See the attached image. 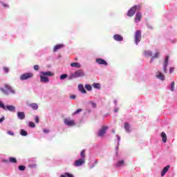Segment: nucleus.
I'll return each mask as SVG.
<instances>
[{
	"label": "nucleus",
	"instance_id": "f257e3e1",
	"mask_svg": "<svg viewBox=\"0 0 177 177\" xmlns=\"http://www.w3.org/2000/svg\"><path fill=\"white\" fill-rule=\"evenodd\" d=\"M5 88H1V92L4 93V95H9V93H12V95H15V91L13 90L12 86H10L9 84H5Z\"/></svg>",
	"mask_w": 177,
	"mask_h": 177
},
{
	"label": "nucleus",
	"instance_id": "f03ea898",
	"mask_svg": "<svg viewBox=\"0 0 177 177\" xmlns=\"http://www.w3.org/2000/svg\"><path fill=\"white\" fill-rule=\"evenodd\" d=\"M140 6H133L128 11L127 16H129V17H132V16H133L136 12V10H140Z\"/></svg>",
	"mask_w": 177,
	"mask_h": 177
},
{
	"label": "nucleus",
	"instance_id": "7ed1b4c3",
	"mask_svg": "<svg viewBox=\"0 0 177 177\" xmlns=\"http://www.w3.org/2000/svg\"><path fill=\"white\" fill-rule=\"evenodd\" d=\"M34 77V74L32 73H26L20 75V80L21 81H26V80H30V78H32Z\"/></svg>",
	"mask_w": 177,
	"mask_h": 177
},
{
	"label": "nucleus",
	"instance_id": "20e7f679",
	"mask_svg": "<svg viewBox=\"0 0 177 177\" xmlns=\"http://www.w3.org/2000/svg\"><path fill=\"white\" fill-rule=\"evenodd\" d=\"M140 39H142V31L137 30L135 33V42L136 45L140 42Z\"/></svg>",
	"mask_w": 177,
	"mask_h": 177
},
{
	"label": "nucleus",
	"instance_id": "39448f33",
	"mask_svg": "<svg viewBox=\"0 0 177 177\" xmlns=\"http://www.w3.org/2000/svg\"><path fill=\"white\" fill-rule=\"evenodd\" d=\"M107 129H109V127L102 126L101 129L98 131V136H100V138H103V136L106 135V132L107 131Z\"/></svg>",
	"mask_w": 177,
	"mask_h": 177
},
{
	"label": "nucleus",
	"instance_id": "423d86ee",
	"mask_svg": "<svg viewBox=\"0 0 177 177\" xmlns=\"http://www.w3.org/2000/svg\"><path fill=\"white\" fill-rule=\"evenodd\" d=\"M85 75V73L82 70H78L75 71L73 75V78H79V77H84Z\"/></svg>",
	"mask_w": 177,
	"mask_h": 177
},
{
	"label": "nucleus",
	"instance_id": "0eeeda50",
	"mask_svg": "<svg viewBox=\"0 0 177 177\" xmlns=\"http://www.w3.org/2000/svg\"><path fill=\"white\" fill-rule=\"evenodd\" d=\"M169 60V56L167 55L165 59V62L163 63V73H167V67H168V62Z\"/></svg>",
	"mask_w": 177,
	"mask_h": 177
},
{
	"label": "nucleus",
	"instance_id": "6e6552de",
	"mask_svg": "<svg viewBox=\"0 0 177 177\" xmlns=\"http://www.w3.org/2000/svg\"><path fill=\"white\" fill-rule=\"evenodd\" d=\"M85 164V159H79L75 161L73 163L74 167H81V165H84Z\"/></svg>",
	"mask_w": 177,
	"mask_h": 177
},
{
	"label": "nucleus",
	"instance_id": "1a4fd4ad",
	"mask_svg": "<svg viewBox=\"0 0 177 177\" xmlns=\"http://www.w3.org/2000/svg\"><path fill=\"white\" fill-rule=\"evenodd\" d=\"M64 124L66 125H68V127H73V125H75V122H74V120L69 119H65Z\"/></svg>",
	"mask_w": 177,
	"mask_h": 177
},
{
	"label": "nucleus",
	"instance_id": "9d476101",
	"mask_svg": "<svg viewBox=\"0 0 177 177\" xmlns=\"http://www.w3.org/2000/svg\"><path fill=\"white\" fill-rule=\"evenodd\" d=\"M40 75H43V77H53V75H55V73L50 71L41 72Z\"/></svg>",
	"mask_w": 177,
	"mask_h": 177
},
{
	"label": "nucleus",
	"instance_id": "9b49d317",
	"mask_svg": "<svg viewBox=\"0 0 177 177\" xmlns=\"http://www.w3.org/2000/svg\"><path fill=\"white\" fill-rule=\"evenodd\" d=\"M4 110L6 111V110H8V111H11L12 113H13V111H16V106H15L13 105H7V106H6V108Z\"/></svg>",
	"mask_w": 177,
	"mask_h": 177
},
{
	"label": "nucleus",
	"instance_id": "f8f14e48",
	"mask_svg": "<svg viewBox=\"0 0 177 177\" xmlns=\"http://www.w3.org/2000/svg\"><path fill=\"white\" fill-rule=\"evenodd\" d=\"M96 63L98 64H103L104 66H107V62L102 58H97L95 60Z\"/></svg>",
	"mask_w": 177,
	"mask_h": 177
},
{
	"label": "nucleus",
	"instance_id": "ddd939ff",
	"mask_svg": "<svg viewBox=\"0 0 177 177\" xmlns=\"http://www.w3.org/2000/svg\"><path fill=\"white\" fill-rule=\"evenodd\" d=\"M142 14L140 12H137L136 15V17L134 19V21L136 23H139V21H140V20H142Z\"/></svg>",
	"mask_w": 177,
	"mask_h": 177
},
{
	"label": "nucleus",
	"instance_id": "4468645a",
	"mask_svg": "<svg viewBox=\"0 0 177 177\" xmlns=\"http://www.w3.org/2000/svg\"><path fill=\"white\" fill-rule=\"evenodd\" d=\"M156 78H158V80H161L162 81H164L165 80V76L162 75V73L160 71H158L156 73Z\"/></svg>",
	"mask_w": 177,
	"mask_h": 177
},
{
	"label": "nucleus",
	"instance_id": "2eb2a0df",
	"mask_svg": "<svg viewBox=\"0 0 177 177\" xmlns=\"http://www.w3.org/2000/svg\"><path fill=\"white\" fill-rule=\"evenodd\" d=\"M40 81L41 82H44V84H46V82H49V78H48V77L40 75Z\"/></svg>",
	"mask_w": 177,
	"mask_h": 177
},
{
	"label": "nucleus",
	"instance_id": "dca6fc26",
	"mask_svg": "<svg viewBox=\"0 0 177 177\" xmlns=\"http://www.w3.org/2000/svg\"><path fill=\"white\" fill-rule=\"evenodd\" d=\"M17 117L19 120H24L26 118V114L24 112H17Z\"/></svg>",
	"mask_w": 177,
	"mask_h": 177
},
{
	"label": "nucleus",
	"instance_id": "f3484780",
	"mask_svg": "<svg viewBox=\"0 0 177 177\" xmlns=\"http://www.w3.org/2000/svg\"><path fill=\"white\" fill-rule=\"evenodd\" d=\"M113 39H115V41H122L124 39V38L122 37V36H121V35H115L113 36Z\"/></svg>",
	"mask_w": 177,
	"mask_h": 177
},
{
	"label": "nucleus",
	"instance_id": "a211bd4d",
	"mask_svg": "<svg viewBox=\"0 0 177 177\" xmlns=\"http://www.w3.org/2000/svg\"><path fill=\"white\" fill-rule=\"evenodd\" d=\"M78 89L82 93H86V90H85V87H84V85L79 84Z\"/></svg>",
	"mask_w": 177,
	"mask_h": 177
},
{
	"label": "nucleus",
	"instance_id": "6ab92c4d",
	"mask_svg": "<svg viewBox=\"0 0 177 177\" xmlns=\"http://www.w3.org/2000/svg\"><path fill=\"white\" fill-rule=\"evenodd\" d=\"M169 168H170L169 165H167L165 167H164V169L162 170V172H161V176H164V175H165V174H167V172L168 171Z\"/></svg>",
	"mask_w": 177,
	"mask_h": 177
},
{
	"label": "nucleus",
	"instance_id": "aec40b11",
	"mask_svg": "<svg viewBox=\"0 0 177 177\" xmlns=\"http://www.w3.org/2000/svg\"><path fill=\"white\" fill-rule=\"evenodd\" d=\"M161 138H162V140L163 142V143H167V134L165 133V132H162L161 133Z\"/></svg>",
	"mask_w": 177,
	"mask_h": 177
},
{
	"label": "nucleus",
	"instance_id": "412c9836",
	"mask_svg": "<svg viewBox=\"0 0 177 177\" xmlns=\"http://www.w3.org/2000/svg\"><path fill=\"white\" fill-rule=\"evenodd\" d=\"M71 67H76V68H80L81 64L78 62H73L71 64Z\"/></svg>",
	"mask_w": 177,
	"mask_h": 177
},
{
	"label": "nucleus",
	"instance_id": "4be33fe9",
	"mask_svg": "<svg viewBox=\"0 0 177 177\" xmlns=\"http://www.w3.org/2000/svg\"><path fill=\"white\" fill-rule=\"evenodd\" d=\"M64 45L63 44H58V45H56L55 47H54V52H57V50L59 49H62V48H64Z\"/></svg>",
	"mask_w": 177,
	"mask_h": 177
},
{
	"label": "nucleus",
	"instance_id": "5701e85b",
	"mask_svg": "<svg viewBox=\"0 0 177 177\" xmlns=\"http://www.w3.org/2000/svg\"><path fill=\"white\" fill-rule=\"evenodd\" d=\"M115 165L116 167H124V165H125V162L124 160H119Z\"/></svg>",
	"mask_w": 177,
	"mask_h": 177
},
{
	"label": "nucleus",
	"instance_id": "b1692460",
	"mask_svg": "<svg viewBox=\"0 0 177 177\" xmlns=\"http://www.w3.org/2000/svg\"><path fill=\"white\" fill-rule=\"evenodd\" d=\"M124 128L127 131V132H131L129 124H128L127 122L124 123Z\"/></svg>",
	"mask_w": 177,
	"mask_h": 177
},
{
	"label": "nucleus",
	"instance_id": "393cba45",
	"mask_svg": "<svg viewBox=\"0 0 177 177\" xmlns=\"http://www.w3.org/2000/svg\"><path fill=\"white\" fill-rule=\"evenodd\" d=\"M160 56V52L157 51L153 56L151 57V62H153V59H157Z\"/></svg>",
	"mask_w": 177,
	"mask_h": 177
},
{
	"label": "nucleus",
	"instance_id": "a878e982",
	"mask_svg": "<svg viewBox=\"0 0 177 177\" xmlns=\"http://www.w3.org/2000/svg\"><path fill=\"white\" fill-rule=\"evenodd\" d=\"M60 177H74V175L70 173H64V174H62Z\"/></svg>",
	"mask_w": 177,
	"mask_h": 177
},
{
	"label": "nucleus",
	"instance_id": "bb28decb",
	"mask_svg": "<svg viewBox=\"0 0 177 177\" xmlns=\"http://www.w3.org/2000/svg\"><path fill=\"white\" fill-rule=\"evenodd\" d=\"M144 55H145V56H147V57H151L152 53H151V51H145Z\"/></svg>",
	"mask_w": 177,
	"mask_h": 177
},
{
	"label": "nucleus",
	"instance_id": "cd10ccee",
	"mask_svg": "<svg viewBox=\"0 0 177 177\" xmlns=\"http://www.w3.org/2000/svg\"><path fill=\"white\" fill-rule=\"evenodd\" d=\"M30 106L32 107V109L33 110H38V104L33 103V104H30Z\"/></svg>",
	"mask_w": 177,
	"mask_h": 177
},
{
	"label": "nucleus",
	"instance_id": "c85d7f7f",
	"mask_svg": "<svg viewBox=\"0 0 177 177\" xmlns=\"http://www.w3.org/2000/svg\"><path fill=\"white\" fill-rule=\"evenodd\" d=\"M9 161H10V162H12V164H16V162H17V160L13 157H10L9 158Z\"/></svg>",
	"mask_w": 177,
	"mask_h": 177
},
{
	"label": "nucleus",
	"instance_id": "c756f323",
	"mask_svg": "<svg viewBox=\"0 0 177 177\" xmlns=\"http://www.w3.org/2000/svg\"><path fill=\"white\" fill-rule=\"evenodd\" d=\"M93 86L95 88V89H100V84L99 83H94L93 84Z\"/></svg>",
	"mask_w": 177,
	"mask_h": 177
},
{
	"label": "nucleus",
	"instance_id": "7c9ffc66",
	"mask_svg": "<svg viewBox=\"0 0 177 177\" xmlns=\"http://www.w3.org/2000/svg\"><path fill=\"white\" fill-rule=\"evenodd\" d=\"M20 134H21L22 136H27L28 133H27V131H25L24 129H21V132H20Z\"/></svg>",
	"mask_w": 177,
	"mask_h": 177
},
{
	"label": "nucleus",
	"instance_id": "2f4dec72",
	"mask_svg": "<svg viewBox=\"0 0 177 177\" xmlns=\"http://www.w3.org/2000/svg\"><path fill=\"white\" fill-rule=\"evenodd\" d=\"M80 156L82 160H85V150H82L80 153Z\"/></svg>",
	"mask_w": 177,
	"mask_h": 177
},
{
	"label": "nucleus",
	"instance_id": "473e14b6",
	"mask_svg": "<svg viewBox=\"0 0 177 177\" xmlns=\"http://www.w3.org/2000/svg\"><path fill=\"white\" fill-rule=\"evenodd\" d=\"M85 88L86 91H92V86H91L90 84H86Z\"/></svg>",
	"mask_w": 177,
	"mask_h": 177
},
{
	"label": "nucleus",
	"instance_id": "72a5a7b5",
	"mask_svg": "<svg viewBox=\"0 0 177 177\" xmlns=\"http://www.w3.org/2000/svg\"><path fill=\"white\" fill-rule=\"evenodd\" d=\"M171 92H174V91H175V82H171Z\"/></svg>",
	"mask_w": 177,
	"mask_h": 177
},
{
	"label": "nucleus",
	"instance_id": "f704fd0d",
	"mask_svg": "<svg viewBox=\"0 0 177 177\" xmlns=\"http://www.w3.org/2000/svg\"><path fill=\"white\" fill-rule=\"evenodd\" d=\"M6 106L2 102V101H0V109H3V110H5Z\"/></svg>",
	"mask_w": 177,
	"mask_h": 177
},
{
	"label": "nucleus",
	"instance_id": "c9c22d12",
	"mask_svg": "<svg viewBox=\"0 0 177 177\" xmlns=\"http://www.w3.org/2000/svg\"><path fill=\"white\" fill-rule=\"evenodd\" d=\"M19 171H25L26 170V166L24 165H19Z\"/></svg>",
	"mask_w": 177,
	"mask_h": 177
},
{
	"label": "nucleus",
	"instance_id": "e433bc0d",
	"mask_svg": "<svg viewBox=\"0 0 177 177\" xmlns=\"http://www.w3.org/2000/svg\"><path fill=\"white\" fill-rule=\"evenodd\" d=\"M67 77H68V75H67V74H63L60 76V80H66V78H67Z\"/></svg>",
	"mask_w": 177,
	"mask_h": 177
},
{
	"label": "nucleus",
	"instance_id": "4c0bfd02",
	"mask_svg": "<svg viewBox=\"0 0 177 177\" xmlns=\"http://www.w3.org/2000/svg\"><path fill=\"white\" fill-rule=\"evenodd\" d=\"M29 127H30V128H35V123L32 122H29Z\"/></svg>",
	"mask_w": 177,
	"mask_h": 177
},
{
	"label": "nucleus",
	"instance_id": "58836bf2",
	"mask_svg": "<svg viewBox=\"0 0 177 177\" xmlns=\"http://www.w3.org/2000/svg\"><path fill=\"white\" fill-rule=\"evenodd\" d=\"M81 111H82V109H79L73 113V115H75V114H78L79 113H81Z\"/></svg>",
	"mask_w": 177,
	"mask_h": 177
},
{
	"label": "nucleus",
	"instance_id": "ea45409f",
	"mask_svg": "<svg viewBox=\"0 0 177 177\" xmlns=\"http://www.w3.org/2000/svg\"><path fill=\"white\" fill-rule=\"evenodd\" d=\"M33 68H34V70H35V71H38V70H39V65H35Z\"/></svg>",
	"mask_w": 177,
	"mask_h": 177
},
{
	"label": "nucleus",
	"instance_id": "a19ab883",
	"mask_svg": "<svg viewBox=\"0 0 177 177\" xmlns=\"http://www.w3.org/2000/svg\"><path fill=\"white\" fill-rule=\"evenodd\" d=\"M8 135H10V136H15V133H13L12 131H8L7 132Z\"/></svg>",
	"mask_w": 177,
	"mask_h": 177
},
{
	"label": "nucleus",
	"instance_id": "79ce46f5",
	"mask_svg": "<svg viewBox=\"0 0 177 177\" xmlns=\"http://www.w3.org/2000/svg\"><path fill=\"white\" fill-rule=\"evenodd\" d=\"M174 71H175V68L171 67L169 68V73L171 74V73H174Z\"/></svg>",
	"mask_w": 177,
	"mask_h": 177
},
{
	"label": "nucleus",
	"instance_id": "37998d69",
	"mask_svg": "<svg viewBox=\"0 0 177 177\" xmlns=\"http://www.w3.org/2000/svg\"><path fill=\"white\" fill-rule=\"evenodd\" d=\"M35 122H36V124L39 123V118L38 116L35 117Z\"/></svg>",
	"mask_w": 177,
	"mask_h": 177
},
{
	"label": "nucleus",
	"instance_id": "c03bdc74",
	"mask_svg": "<svg viewBox=\"0 0 177 177\" xmlns=\"http://www.w3.org/2000/svg\"><path fill=\"white\" fill-rule=\"evenodd\" d=\"M3 70H4L5 73H9V68H8V67H4V68H3Z\"/></svg>",
	"mask_w": 177,
	"mask_h": 177
},
{
	"label": "nucleus",
	"instance_id": "a18cd8bd",
	"mask_svg": "<svg viewBox=\"0 0 177 177\" xmlns=\"http://www.w3.org/2000/svg\"><path fill=\"white\" fill-rule=\"evenodd\" d=\"M77 96H75V95H71L70 98L72 99V100H75L76 99Z\"/></svg>",
	"mask_w": 177,
	"mask_h": 177
},
{
	"label": "nucleus",
	"instance_id": "49530a36",
	"mask_svg": "<svg viewBox=\"0 0 177 177\" xmlns=\"http://www.w3.org/2000/svg\"><path fill=\"white\" fill-rule=\"evenodd\" d=\"M3 121H5V117H3V118H0V124L1 122H3Z\"/></svg>",
	"mask_w": 177,
	"mask_h": 177
},
{
	"label": "nucleus",
	"instance_id": "de8ad7c7",
	"mask_svg": "<svg viewBox=\"0 0 177 177\" xmlns=\"http://www.w3.org/2000/svg\"><path fill=\"white\" fill-rule=\"evenodd\" d=\"M43 131H44V133H49V130H48V129H44L43 130Z\"/></svg>",
	"mask_w": 177,
	"mask_h": 177
},
{
	"label": "nucleus",
	"instance_id": "09e8293b",
	"mask_svg": "<svg viewBox=\"0 0 177 177\" xmlns=\"http://www.w3.org/2000/svg\"><path fill=\"white\" fill-rule=\"evenodd\" d=\"M120 110V109H118V108H115V109H114V111H115V113H118V111Z\"/></svg>",
	"mask_w": 177,
	"mask_h": 177
},
{
	"label": "nucleus",
	"instance_id": "8fccbe9b",
	"mask_svg": "<svg viewBox=\"0 0 177 177\" xmlns=\"http://www.w3.org/2000/svg\"><path fill=\"white\" fill-rule=\"evenodd\" d=\"M91 104H92L93 107H94V108L96 107V103L92 102Z\"/></svg>",
	"mask_w": 177,
	"mask_h": 177
},
{
	"label": "nucleus",
	"instance_id": "3c124183",
	"mask_svg": "<svg viewBox=\"0 0 177 177\" xmlns=\"http://www.w3.org/2000/svg\"><path fill=\"white\" fill-rule=\"evenodd\" d=\"M117 136V138H118V142H120V140H121V137L120 136Z\"/></svg>",
	"mask_w": 177,
	"mask_h": 177
},
{
	"label": "nucleus",
	"instance_id": "603ef678",
	"mask_svg": "<svg viewBox=\"0 0 177 177\" xmlns=\"http://www.w3.org/2000/svg\"><path fill=\"white\" fill-rule=\"evenodd\" d=\"M120 144H118V147H117V149H118V146H119Z\"/></svg>",
	"mask_w": 177,
	"mask_h": 177
},
{
	"label": "nucleus",
	"instance_id": "864d4df0",
	"mask_svg": "<svg viewBox=\"0 0 177 177\" xmlns=\"http://www.w3.org/2000/svg\"><path fill=\"white\" fill-rule=\"evenodd\" d=\"M113 133H115V131H113Z\"/></svg>",
	"mask_w": 177,
	"mask_h": 177
}]
</instances>
